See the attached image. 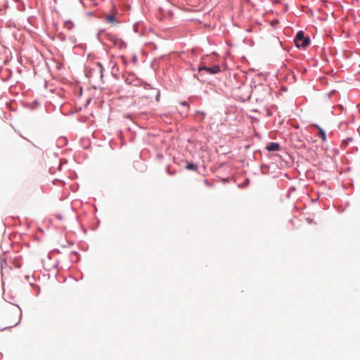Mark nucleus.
Segmentation results:
<instances>
[{"instance_id": "f257e3e1", "label": "nucleus", "mask_w": 360, "mask_h": 360, "mask_svg": "<svg viewBox=\"0 0 360 360\" xmlns=\"http://www.w3.org/2000/svg\"><path fill=\"white\" fill-rule=\"evenodd\" d=\"M294 41L297 47L305 48L309 44L310 39L308 37H304V32L302 31H300L297 34Z\"/></svg>"}, {"instance_id": "f03ea898", "label": "nucleus", "mask_w": 360, "mask_h": 360, "mask_svg": "<svg viewBox=\"0 0 360 360\" xmlns=\"http://www.w3.org/2000/svg\"><path fill=\"white\" fill-rule=\"evenodd\" d=\"M202 70H205L207 74L215 75L219 73L221 71V69L219 65H214L213 67L208 68L204 65H202L199 66L198 71L201 72Z\"/></svg>"}, {"instance_id": "7ed1b4c3", "label": "nucleus", "mask_w": 360, "mask_h": 360, "mask_svg": "<svg viewBox=\"0 0 360 360\" xmlns=\"http://www.w3.org/2000/svg\"><path fill=\"white\" fill-rule=\"evenodd\" d=\"M266 148L269 151H276L279 150L280 146L277 143L271 142L266 146Z\"/></svg>"}, {"instance_id": "20e7f679", "label": "nucleus", "mask_w": 360, "mask_h": 360, "mask_svg": "<svg viewBox=\"0 0 360 360\" xmlns=\"http://www.w3.org/2000/svg\"><path fill=\"white\" fill-rule=\"evenodd\" d=\"M318 130H319V132H318V135L321 138V139L325 141L326 140V134L325 133V131L319 127H316Z\"/></svg>"}, {"instance_id": "39448f33", "label": "nucleus", "mask_w": 360, "mask_h": 360, "mask_svg": "<svg viewBox=\"0 0 360 360\" xmlns=\"http://www.w3.org/2000/svg\"><path fill=\"white\" fill-rule=\"evenodd\" d=\"M74 27V23L70 20L64 22V27L68 30H70Z\"/></svg>"}, {"instance_id": "423d86ee", "label": "nucleus", "mask_w": 360, "mask_h": 360, "mask_svg": "<svg viewBox=\"0 0 360 360\" xmlns=\"http://www.w3.org/2000/svg\"><path fill=\"white\" fill-rule=\"evenodd\" d=\"M105 20H106V22H108L109 23L115 24V17L114 15H108L106 16Z\"/></svg>"}, {"instance_id": "0eeeda50", "label": "nucleus", "mask_w": 360, "mask_h": 360, "mask_svg": "<svg viewBox=\"0 0 360 360\" xmlns=\"http://www.w3.org/2000/svg\"><path fill=\"white\" fill-rule=\"evenodd\" d=\"M186 168L188 170H194V171H196L197 169H198V167L195 164H193V163H188L187 165L186 166Z\"/></svg>"}, {"instance_id": "6e6552de", "label": "nucleus", "mask_w": 360, "mask_h": 360, "mask_svg": "<svg viewBox=\"0 0 360 360\" xmlns=\"http://www.w3.org/2000/svg\"><path fill=\"white\" fill-rule=\"evenodd\" d=\"M181 105H183L184 107L186 108H188V104L186 102L181 103Z\"/></svg>"}, {"instance_id": "1a4fd4ad", "label": "nucleus", "mask_w": 360, "mask_h": 360, "mask_svg": "<svg viewBox=\"0 0 360 360\" xmlns=\"http://www.w3.org/2000/svg\"><path fill=\"white\" fill-rule=\"evenodd\" d=\"M159 92L156 91V100H158Z\"/></svg>"}]
</instances>
